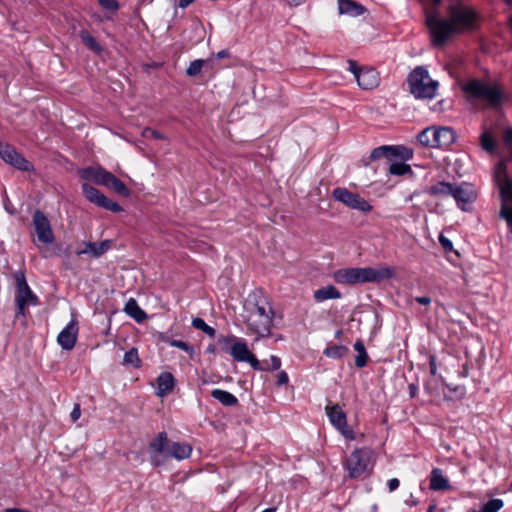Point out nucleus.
Listing matches in <instances>:
<instances>
[{"label": "nucleus", "instance_id": "16", "mask_svg": "<svg viewBox=\"0 0 512 512\" xmlns=\"http://www.w3.org/2000/svg\"><path fill=\"white\" fill-rule=\"evenodd\" d=\"M78 336V322L76 319L71 321L61 330L57 336V342L64 350H72L76 344Z\"/></svg>", "mask_w": 512, "mask_h": 512}, {"label": "nucleus", "instance_id": "64", "mask_svg": "<svg viewBox=\"0 0 512 512\" xmlns=\"http://www.w3.org/2000/svg\"><path fill=\"white\" fill-rule=\"evenodd\" d=\"M504 1H505V3H506L508 6L512 7V0H504Z\"/></svg>", "mask_w": 512, "mask_h": 512}, {"label": "nucleus", "instance_id": "37", "mask_svg": "<svg viewBox=\"0 0 512 512\" xmlns=\"http://www.w3.org/2000/svg\"><path fill=\"white\" fill-rule=\"evenodd\" d=\"M389 172L390 174L392 175H398V176H402V175H405L407 173H411L412 170H411V167L404 163V161H400V162H393L389 165Z\"/></svg>", "mask_w": 512, "mask_h": 512}, {"label": "nucleus", "instance_id": "42", "mask_svg": "<svg viewBox=\"0 0 512 512\" xmlns=\"http://www.w3.org/2000/svg\"><path fill=\"white\" fill-rule=\"evenodd\" d=\"M237 338L233 335L220 336L217 340V344L221 347V349L227 353H229V349L233 343H235Z\"/></svg>", "mask_w": 512, "mask_h": 512}, {"label": "nucleus", "instance_id": "14", "mask_svg": "<svg viewBox=\"0 0 512 512\" xmlns=\"http://www.w3.org/2000/svg\"><path fill=\"white\" fill-rule=\"evenodd\" d=\"M370 462L369 454L363 449L354 450L347 458L346 467L351 478L362 476L368 469Z\"/></svg>", "mask_w": 512, "mask_h": 512}, {"label": "nucleus", "instance_id": "21", "mask_svg": "<svg viewBox=\"0 0 512 512\" xmlns=\"http://www.w3.org/2000/svg\"><path fill=\"white\" fill-rule=\"evenodd\" d=\"M192 447L186 443L171 442L166 449V456L183 460L191 455Z\"/></svg>", "mask_w": 512, "mask_h": 512}, {"label": "nucleus", "instance_id": "57", "mask_svg": "<svg viewBox=\"0 0 512 512\" xmlns=\"http://www.w3.org/2000/svg\"><path fill=\"white\" fill-rule=\"evenodd\" d=\"M195 0H178V7L185 9L190 4H192Z\"/></svg>", "mask_w": 512, "mask_h": 512}, {"label": "nucleus", "instance_id": "20", "mask_svg": "<svg viewBox=\"0 0 512 512\" xmlns=\"http://www.w3.org/2000/svg\"><path fill=\"white\" fill-rule=\"evenodd\" d=\"M337 2L340 15L358 17L366 12V8L354 0H338Z\"/></svg>", "mask_w": 512, "mask_h": 512}, {"label": "nucleus", "instance_id": "45", "mask_svg": "<svg viewBox=\"0 0 512 512\" xmlns=\"http://www.w3.org/2000/svg\"><path fill=\"white\" fill-rule=\"evenodd\" d=\"M142 136L147 139H149V138H153V139H157V140L166 139V137L160 131L154 130L151 128H145L142 131Z\"/></svg>", "mask_w": 512, "mask_h": 512}, {"label": "nucleus", "instance_id": "24", "mask_svg": "<svg viewBox=\"0 0 512 512\" xmlns=\"http://www.w3.org/2000/svg\"><path fill=\"white\" fill-rule=\"evenodd\" d=\"M434 135L436 138V147L438 148L448 147L455 141V133L453 129L449 127L435 129Z\"/></svg>", "mask_w": 512, "mask_h": 512}, {"label": "nucleus", "instance_id": "47", "mask_svg": "<svg viewBox=\"0 0 512 512\" xmlns=\"http://www.w3.org/2000/svg\"><path fill=\"white\" fill-rule=\"evenodd\" d=\"M99 4L106 10L115 12L118 10L119 5L116 0H98Z\"/></svg>", "mask_w": 512, "mask_h": 512}, {"label": "nucleus", "instance_id": "49", "mask_svg": "<svg viewBox=\"0 0 512 512\" xmlns=\"http://www.w3.org/2000/svg\"><path fill=\"white\" fill-rule=\"evenodd\" d=\"M171 345L173 347H177L185 352H189V351H192V347L187 343V342H184L182 340H173L171 342Z\"/></svg>", "mask_w": 512, "mask_h": 512}, {"label": "nucleus", "instance_id": "1", "mask_svg": "<svg viewBox=\"0 0 512 512\" xmlns=\"http://www.w3.org/2000/svg\"><path fill=\"white\" fill-rule=\"evenodd\" d=\"M431 1L434 9L426 11L425 24L434 46H444L453 36L478 28L480 15L462 0Z\"/></svg>", "mask_w": 512, "mask_h": 512}, {"label": "nucleus", "instance_id": "38", "mask_svg": "<svg viewBox=\"0 0 512 512\" xmlns=\"http://www.w3.org/2000/svg\"><path fill=\"white\" fill-rule=\"evenodd\" d=\"M481 147L487 152H493L496 148V142L489 131H484L480 136Z\"/></svg>", "mask_w": 512, "mask_h": 512}, {"label": "nucleus", "instance_id": "23", "mask_svg": "<svg viewBox=\"0 0 512 512\" xmlns=\"http://www.w3.org/2000/svg\"><path fill=\"white\" fill-rule=\"evenodd\" d=\"M176 380L170 372H162L157 377V395L165 396L169 394L175 387Z\"/></svg>", "mask_w": 512, "mask_h": 512}, {"label": "nucleus", "instance_id": "19", "mask_svg": "<svg viewBox=\"0 0 512 512\" xmlns=\"http://www.w3.org/2000/svg\"><path fill=\"white\" fill-rule=\"evenodd\" d=\"M111 240L101 242H86L85 248L77 251V255L87 254L93 258H99L111 248Z\"/></svg>", "mask_w": 512, "mask_h": 512}, {"label": "nucleus", "instance_id": "5", "mask_svg": "<svg viewBox=\"0 0 512 512\" xmlns=\"http://www.w3.org/2000/svg\"><path fill=\"white\" fill-rule=\"evenodd\" d=\"M14 279L16 282V316L25 317L27 312L26 307L28 305L36 306L38 304V297L30 289L23 270L16 271L14 273Z\"/></svg>", "mask_w": 512, "mask_h": 512}, {"label": "nucleus", "instance_id": "61", "mask_svg": "<svg viewBox=\"0 0 512 512\" xmlns=\"http://www.w3.org/2000/svg\"><path fill=\"white\" fill-rule=\"evenodd\" d=\"M216 351V347L214 345H209L207 348H206V352L207 353H215Z\"/></svg>", "mask_w": 512, "mask_h": 512}, {"label": "nucleus", "instance_id": "11", "mask_svg": "<svg viewBox=\"0 0 512 512\" xmlns=\"http://www.w3.org/2000/svg\"><path fill=\"white\" fill-rule=\"evenodd\" d=\"M0 158L12 167L29 172L33 170V165L12 145L0 142Z\"/></svg>", "mask_w": 512, "mask_h": 512}, {"label": "nucleus", "instance_id": "22", "mask_svg": "<svg viewBox=\"0 0 512 512\" xmlns=\"http://www.w3.org/2000/svg\"><path fill=\"white\" fill-rule=\"evenodd\" d=\"M453 188V183L439 181L431 185L429 188L425 189L424 192L436 198H446L449 196L452 197Z\"/></svg>", "mask_w": 512, "mask_h": 512}, {"label": "nucleus", "instance_id": "27", "mask_svg": "<svg viewBox=\"0 0 512 512\" xmlns=\"http://www.w3.org/2000/svg\"><path fill=\"white\" fill-rule=\"evenodd\" d=\"M251 352L248 349V345L243 340H236L233 345H231L229 349V354L231 357L238 362H244L245 360H248L247 357L249 356Z\"/></svg>", "mask_w": 512, "mask_h": 512}, {"label": "nucleus", "instance_id": "52", "mask_svg": "<svg viewBox=\"0 0 512 512\" xmlns=\"http://www.w3.org/2000/svg\"><path fill=\"white\" fill-rule=\"evenodd\" d=\"M80 416H81L80 404L76 403L73 407L70 417L73 422H76L80 418Z\"/></svg>", "mask_w": 512, "mask_h": 512}, {"label": "nucleus", "instance_id": "10", "mask_svg": "<svg viewBox=\"0 0 512 512\" xmlns=\"http://www.w3.org/2000/svg\"><path fill=\"white\" fill-rule=\"evenodd\" d=\"M326 414L330 423L348 440H354L355 434L349 428L346 413L338 404L327 405L325 407Z\"/></svg>", "mask_w": 512, "mask_h": 512}, {"label": "nucleus", "instance_id": "4", "mask_svg": "<svg viewBox=\"0 0 512 512\" xmlns=\"http://www.w3.org/2000/svg\"><path fill=\"white\" fill-rule=\"evenodd\" d=\"M407 83L410 93L417 99L434 98L439 86L438 81L433 80L423 66H418L409 73Z\"/></svg>", "mask_w": 512, "mask_h": 512}, {"label": "nucleus", "instance_id": "15", "mask_svg": "<svg viewBox=\"0 0 512 512\" xmlns=\"http://www.w3.org/2000/svg\"><path fill=\"white\" fill-rule=\"evenodd\" d=\"M453 199L456 201L458 208L462 211H469L468 205L473 203L477 198V193L473 185L462 182L461 184H454Z\"/></svg>", "mask_w": 512, "mask_h": 512}, {"label": "nucleus", "instance_id": "59", "mask_svg": "<svg viewBox=\"0 0 512 512\" xmlns=\"http://www.w3.org/2000/svg\"><path fill=\"white\" fill-rule=\"evenodd\" d=\"M417 393V386L415 384L409 385V394L411 397H415Z\"/></svg>", "mask_w": 512, "mask_h": 512}, {"label": "nucleus", "instance_id": "35", "mask_svg": "<svg viewBox=\"0 0 512 512\" xmlns=\"http://www.w3.org/2000/svg\"><path fill=\"white\" fill-rule=\"evenodd\" d=\"M124 365H130L134 368H139L141 366V360L138 355V350L136 348H131L127 351L123 358Z\"/></svg>", "mask_w": 512, "mask_h": 512}, {"label": "nucleus", "instance_id": "2", "mask_svg": "<svg viewBox=\"0 0 512 512\" xmlns=\"http://www.w3.org/2000/svg\"><path fill=\"white\" fill-rule=\"evenodd\" d=\"M246 324L248 329L260 337H268L273 325L274 311L269 298L262 290L249 295L246 302Z\"/></svg>", "mask_w": 512, "mask_h": 512}, {"label": "nucleus", "instance_id": "46", "mask_svg": "<svg viewBox=\"0 0 512 512\" xmlns=\"http://www.w3.org/2000/svg\"><path fill=\"white\" fill-rule=\"evenodd\" d=\"M265 367H267V369H265V371L279 370L281 367V359L279 357L273 355L270 357V360L267 361V364H265Z\"/></svg>", "mask_w": 512, "mask_h": 512}, {"label": "nucleus", "instance_id": "3", "mask_svg": "<svg viewBox=\"0 0 512 512\" xmlns=\"http://www.w3.org/2000/svg\"><path fill=\"white\" fill-rule=\"evenodd\" d=\"M394 274V269L387 266L379 268H347L337 270L334 273V279L338 284L378 283L391 279Z\"/></svg>", "mask_w": 512, "mask_h": 512}, {"label": "nucleus", "instance_id": "34", "mask_svg": "<svg viewBox=\"0 0 512 512\" xmlns=\"http://www.w3.org/2000/svg\"><path fill=\"white\" fill-rule=\"evenodd\" d=\"M349 352L348 347L344 345L328 346L324 350V355L332 359H341Z\"/></svg>", "mask_w": 512, "mask_h": 512}, {"label": "nucleus", "instance_id": "60", "mask_svg": "<svg viewBox=\"0 0 512 512\" xmlns=\"http://www.w3.org/2000/svg\"><path fill=\"white\" fill-rule=\"evenodd\" d=\"M306 0H288V4L291 6H299L303 4Z\"/></svg>", "mask_w": 512, "mask_h": 512}, {"label": "nucleus", "instance_id": "58", "mask_svg": "<svg viewBox=\"0 0 512 512\" xmlns=\"http://www.w3.org/2000/svg\"><path fill=\"white\" fill-rule=\"evenodd\" d=\"M228 55H229V51L227 49H223V50L219 51L215 56L217 59H223V58L228 57Z\"/></svg>", "mask_w": 512, "mask_h": 512}, {"label": "nucleus", "instance_id": "56", "mask_svg": "<svg viewBox=\"0 0 512 512\" xmlns=\"http://www.w3.org/2000/svg\"><path fill=\"white\" fill-rule=\"evenodd\" d=\"M415 301L419 303L420 305L428 306L431 304V297L429 296H419L415 297Z\"/></svg>", "mask_w": 512, "mask_h": 512}, {"label": "nucleus", "instance_id": "8", "mask_svg": "<svg viewBox=\"0 0 512 512\" xmlns=\"http://www.w3.org/2000/svg\"><path fill=\"white\" fill-rule=\"evenodd\" d=\"M413 157V151L405 146H390L383 145L377 148H374L370 154V160L375 161L382 158L387 159L388 161H392L395 159H399L402 161H407Z\"/></svg>", "mask_w": 512, "mask_h": 512}, {"label": "nucleus", "instance_id": "44", "mask_svg": "<svg viewBox=\"0 0 512 512\" xmlns=\"http://www.w3.org/2000/svg\"><path fill=\"white\" fill-rule=\"evenodd\" d=\"M247 359L248 360H245L244 362L249 363L254 370L265 371V369H267V367H265V364H267V360L260 362L252 353L249 354Z\"/></svg>", "mask_w": 512, "mask_h": 512}, {"label": "nucleus", "instance_id": "48", "mask_svg": "<svg viewBox=\"0 0 512 512\" xmlns=\"http://www.w3.org/2000/svg\"><path fill=\"white\" fill-rule=\"evenodd\" d=\"M439 242L446 252L453 250L452 242L447 237H445L443 234H440Z\"/></svg>", "mask_w": 512, "mask_h": 512}, {"label": "nucleus", "instance_id": "6", "mask_svg": "<svg viewBox=\"0 0 512 512\" xmlns=\"http://www.w3.org/2000/svg\"><path fill=\"white\" fill-rule=\"evenodd\" d=\"M463 90L475 98L485 100L493 108L500 106L503 100V93L497 85L489 86L478 79L468 81Z\"/></svg>", "mask_w": 512, "mask_h": 512}, {"label": "nucleus", "instance_id": "7", "mask_svg": "<svg viewBox=\"0 0 512 512\" xmlns=\"http://www.w3.org/2000/svg\"><path fill=\"white\" fill-rule=\"evenodd\" d=\"M332 195L336 201L343 203L351 209H356L364 213H368L372 210V206L368 201L359 194L353 193L346 188L337 187L333 190Z\"/></svg>", "mask_w": 512, "mask_h": 512}, {"label": "nucleus", "instance_id": "12", "mask_svg": "<svg viewBox=\"0 0 512 512\" xmlns=\"http://www.w3.org/2000/svg\"><path fill=\"white\" fill-rule=\"evenodd\" d=\"M32 222L38 241L44 245L52 244L55 237L47 216L41 210L37 209L33 213Z\"/></svg>", "mask_w": 512, "mask_h": 512}, {"label": "nucleus", "instance_id": "26", "mask_svg": "<svg viewBox=\"0 0 512 512\" xmlns=\"http://www.w3.org/2000/svg\"><path fill=\"white\" fill-rule=\"evenodd\" d=\"M166 432H160L156 438H154L149 444V452L151 456L157 454L166 455V449L169 446Z\"/></svg>", "mask_w": 512, "mask_h": 512}, {"label": "nucleus", "instance_id": "39", "mask_svg": "<svg viewBox=\"0 0 512 512\" xmlns=\"http://www.w3.org/2000/svg\"><path fill=\"white\" fill-rule=\"evenodd\" d=\"M80 37L83 43L92 51L100 52L102 50L101 46L97 42V40L89 34L87 31H81Z\"/></svg>", "mask_w": 512, "mask_h": 512}, {"label": "nucleus", "instance_id": "63", "mask_svg": "<svg viewBox=\"0 0 512 512\" xmlns=\"http://www.w3.org/2000/svg\"><path fill=\"white\" fill-rule=\"evenodd\" d=\"M415 195H416V193L414 192L413 194H411V195L406 199V201H411Z\"/></svg>", "mask_w": 512, "mask_h": 512}, {"label": "nucleus", "instance_id": "43", "mask_svg": "<svg viewBox=\"0 0 512 512\" xmlns=\"http://www.w3.org/2000/svg\"><path fill=\"white\" fill-rule=\"evenodd\" d=\"M499 216L507 222L509 231L512 233V206L501 205Z\"/></svg>", "mask_w": 512, "mask_h": 512}, {"label": "nucleus", "instance_id": "62", "mask_svg": "<svg viewBox=\"0 0 512 512\" xmlns=\"http://www.w3.org/2000/svg\"><path fill=\"white\" fill-rule=\"evenodd\" d=\"M342 335V331L341 330H337L336 333H335V337L336 338H340Z\"/></svg>", "mask_w": 512, "mask_h": 512}, {"label": "nucleus", "instance_id": "18", "mask_svg": "<svg viewBox=\"0 0 512 512\" xmlns=\"http://www.w3.org/2000/svg\"><path fill=\"white\" fill-rule=\"evenodd\" d=\"M109 174L110 172L101 167H87L79 171V175L82 179L93 181L95 184L103 186L107 183Z\"/></svg>", "mask_w": 512, "mask_h": 512}, {"label": "nucleus", "instance_id": "41", "mask_svg": "<svg viewBox=\"0 0 512 512\" xmlns=\"http://www.w3.org/2000/svg\"><path fill=\"white\" fill-rule=\"evenodd\" d=\"M504 506V502L502 499H491L486 502L479 512H498Z\"/></svg>", "mask_w": 512, "mask_h": 512}, {"label": "nucleus", "instance_id": "54", "mask_svg": "<svg viewBox=\"0 0 512 512\" xmlns=\"http://www.w3.org/2000/svg\"><path fill=\"white\" fill-rule=\"evenodd\" d=\"M429 367L431 375L435 376L437 374V364L436 357L434 355H430L429 357Z\"/></svg>", "mask_w": 512, "mask_h": 512}, {"label": "nucleus", "instance_id": "9", "mask_svg": "<svg viewBox=\"0 0 512 512\" xmlns=\"http://www.w3.org/2000/svg\"><path fill=\"white\" fill-rule=\"evenodd\" d=\"M82 193L89 202L95 204L98 207L114 213L123 211V207L121 205L110 200L100 190L96 189L88 183L82 184Z\"/></svg>", "mask_w": 512, "mask_h": 512}, {"label": "nucleus", "instance_id": "28", "mask_svg": "<svg viewBox=\"0 0 512 512\" xmlns=\"http://www.w3.org/2000/svg\"><path fill=\"white\" fill-rule=\"evenodd\" d=\"M450 487L449 481L443 476L442 470L434 468L430 477V489L435 491L446 490Z\"/></svg>", "mask_w": 512, "mask_h": 512}, {"label": "nucleus", "instance_id": "36", "mask_svg": "<svg viewBox=\"0 0 512 512\" xmlns=\"http://www.w3.org/2000/svg\"><path fill=\"white\" fill-rule=\"evenodd\" d=\"M210 63H212V59H196L190 63L189 67L186 70V73L188 76L194 77L200 73L201 69L205 65H209Z\"/></svg>", "mask_w": 512, "mask_h": 512}, {"label": "nucleus", "instance_id": "13", "mask_svg": "<svg viewBox=\"0 0 512 512\" xmlns=\"http://www.w3.org/2000/svg\"><path fill=\"white\" fill-rule=\"evenodd\" d=\"M494 181L499 189L501 205H512V178L503 165L498 164L494 172Z\"/></svg>", "mask_w": 512, "mask_h": 512}, {"label": "nucleus", "instance_id": "51", "mask_svg": "<svg viewBox=\"0 0 512 512\" xmlns=\"http://www.w3.org/2000/svg\"><path fill=\"white\" fill-rule=\"evenodd\" d=\"M289 381L288 375L285 371H280L277 375V385H286Z\"/></svg>", "mask_w": 512, "mask_h": 512}, {"label": "nucleus", "instance_id": "31", "mask_svg": "<svg viewBox=\"0 0 512 512\" xmlns=\"http://www.w3.org/2000/svg\"><path fill=\"white\" fill-rule=\"evenodd\" d=\"M106 187H111L116 193L121 196L129 197L130 191L123 181L114 176L111 172L108 176Z\"/></svg>", "mask_w": 512, "mask_h": 512}, {"label": "nucleus", "instance_id": "33", "mask_svg": "<svg viewBox=\"0 0 512 512\" xmlns=\"http://www.w3.org/2000/svg\"><path fill=\"white\" fill-rule=\"evenodd\" d=\"M435 128H426L417 135V140L424 146L436 147Z\"/></svg>", "mask_w": 512, "mask_h": 512}, {"label": "nucleus", "instance_id": "50", "mask_svg": "<svg viewBox=\"0 0 512 512\" xmlns=\"http://www.w3.org/2000/svg\"><path fill=\"white\" fill-rule=\"evenodd\" d=\"M348 65H349L348 70L354 75L355 78H356V75L358 73H361V71L363 69V68H360L358 66L357 62L354 60H348Z\"/></svg>", "mask_w": 512, "mask_h": 512}, {"label": "nucleus", "instance_id": "40", "mask_svg": "<svg viewBox=\"0 0 512 512\" xmlns=\"http://www.w3.org/2000/svg\"><path fill=\"white\" fill-rule=\"evenodd\" d=\"M192 326L195 329L201 330L210 337H214L216 331L213 327L209 326L202 318L196 317L192 320Z\"/></svg>", "mask_w": 512, "mask_h": 512}, {"label": "nucleus", "instance_id": "30", "mask_svg": "<svg viewBox=\"0 0 512 512\" xmlns=\"http://www.w3.org/2000/svg\"><path fill=\"white\" fill-rule=\"evenodd\" d=\"M211 396L226 407L236 406L238 399L230 392L222 389H213Z\"/></svg>", "mask_w": 512, "mask_h": 512}, {"label": "nucleus", "instance_id": "17", "mask_svg": "<svg viewBox=\"0 0 512 512\" xmlns=\"http://www.w3.org/2000/svg\"><path fill=\"white\" fill-rule=\"evenodd\" d=\"M356 81L362 89L370 90L378 86L380 79L374 68L364 67L361 73L356 75Z\"/></svg>", "mask_w": 512, "mask_h": 512}, {"label": "nucleus", "instance_id": "29", "mask_svg": "<svg viewBox=\"0 0 512 512\" xmlns=\"http://www.w3.org/2000/svg\"><path fill=\"white\" fill-rule=\"evenodd\" d=\"M340 297H341V293L333 285L324 286L320 289H317L314 292V299L317 302H323L328 299H339Z\"/></svg>", "mask_w": 512, "mask_h": 512}, {"label": "nucleus", "instance_id": "55", "mask_svg": "<svg viewBox=\"0 0 512 512\" xmlns=\"http://www.w3.org/2000/svg\"><path fill=\"white\" fill-rule=\"evenodd\" d=\"M387 485H388V490L390 492H393V491H395L399 487L400 481L397 478H391L388 481Z\"/></svg>", "mask_w": 512, "mask_h": 512}, {"label": "nucleus", "instance_id": "25", "mask_svg": "<svg viewBox=\"0 0 512 512\" xmlns=\"http://www.w3.org/2000/svg\"><path fill=\"white\" fill-rule=\"evenodd\" d=\"M124 312L133 318L137 323H142L147 319L146 312L138 305L134 298H130L124 307Z\"/></svg>", "mask_w": 512, "mask_h": 512}, {"label": "nucleus", "instance_id": "53", "mask_svg": "<svg viewBox=\"0 0 512 512\" xmlns=\"http://www.w3.org/2000/svg\"><path fill=\"white\" fill-rule=\"evenodd\" d=\"M503 141L507 146L512 144V128H507L503 133Z\"/></svg>", "mask_w": 512, "mask_h": 512}, {"label": "nucleus", "instance_id": "32", "mask_svg": "<svg viewBox=\"0 0 512 512\" xmlns=\"http://www.w3.org/2000/svg\"><path fill=\"white\" fill-rule=\"evenodd\" d=\"M354 349L357 352V356L355 357V365L357 368H363L366 366L368 361V354L366 352L364 343L362 340H357L354 343Z\"/></svg>", "mask_w": 512, "mask_h": 512}]
</instances>
